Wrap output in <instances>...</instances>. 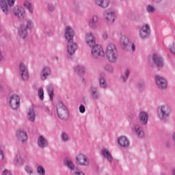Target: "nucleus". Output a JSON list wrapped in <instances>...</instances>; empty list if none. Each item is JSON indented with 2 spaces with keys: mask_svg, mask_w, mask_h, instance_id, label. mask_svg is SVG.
I'll return each instance as SVG.
<instances>
[{
  "mask_svg": "<svg viewBox=\"0 0 175 175\" xmlns=\"http://www.w3.org/2000/svg\"><path fill=\"white\" fill-rule=\"evenodd\" d=\"M18 32L21 39H23V40L27 39V36H28V29H27L25 25H21V27L18 29Z\"/></svg>",
  "mask_w": 175,
  "mask_h": 175,
  "instance_id": "obj_23",
  "label": "nucleus"
},
{
  "mask_svg": "<svg viewBox=\"0 0 175 175\" xmlns=\"http://www.w3.org/2000/svg\"><path fill=\"white\" fill-rule=\"evenodd\" d=\"M81 81H85V78H84V77H81Z\"/></svg>",
  "mask_w": 175,
  "mask_h": 175,
  "instance_id": "obj_54",
  "label": "nucleus"
},
{
  "mask_svg": "<svg viewBox=\"0 0 175 175\" xmlns=\"http://www.w3.org/2000/svg\"><path fill=\"white\" fill-rule=\"evenodd\" d=\"M51 76V68L49 66L44 67L40 73V77L42 81H46L49 77Z\"/></svg>",
  "mask_w": 175,
  "mask_h": 175,
  "instance_id": "obj_17",
  "label": "nucleus"
},
{
  "mask_svg": "<svg viewBox=\"0 0 175 175\" xmlns=\"http://www.w3.org/2000/svg\"><path fill=\"white\" fill-rule=\"evenodd\" d=\"M118 143L122 148H129L131 142L126 136H121L118 139Z\"/></svg>",
  "mask_w": 175,
  "mask_h": 175,
  "instance_id": "obj_19",
  "label": "nucleus"
},
{
  "mask_svg": "<svg viewBox=\"0 0 175 175\" xmlns=\"http://www.w3.org/2000/svg\"><path fill=\"white\" fill-rule=\"evenodd\" d=\"M3 58V56L2 55V51L0 49V62L2 61Z\"/></svg>",
  "mask_w": 175,
  "mask_h": 175,
  "instance_id": "obj_52",
  "label": "nucleus"
},
{
  "mask_svg": "<svg viewBox=\"0 0 175 175\" xmlns=\"http://www.w3.org/2000/svg\"><path fill=\"white\" fill-rule=\"evenodd\" d=\"M79 111L81 113V114H84V113H85V107L83 105H81L79 106Z\"/></svg>",
  "mask_w": 175,
  "mask_h": 175,
  "instance_id": "obj_45",
  "label": "nucleus"
},
{
  "mask_svg": "<svg viewBox=\"0 0 175 175\" xmlns=\"http://www.w3.org/2000/svg\"><path fill=\"white\" fill-rule=\"evenodd\" d=\"M46 8L49 12L51 13H54L55 12V5L53 3H49L46 5Z\"/></svg>",
  "mask_w": 175,
  "mask_h": 175,
  "instance_id": "obj_39",
  "label": "nucleus"
},
{
  "mask_svg": "<svg viewBox=\"0 0 175 175\" xmlns=\"http://www.w3.org/2000/svg\"><path fill=\"white\" fill-rule=\"evenodd\" d=\"M38 94L40 100H43V99H44V91H43L42 88H38Z\"/></svg>",
  "mask_w": 175,
  "mask_h": 175,
  "instance_id": "obj_41",
  "label": "nucleus"
},
{
  "mask_svg": "<svg viewBox=\"0 0 175 175\" xmlns=\"http://www.w3.org/2000/svg\"><path fill=\"white\" fill-rule=\"evenodd\" d=\"M64 166L70 169L71 172H73V170H75L76 167V165L74 163L72 162V160L70 159H67L64 161Z\"/></svg>",
  "mask_w": 175,
  "mask_h": 175,
  "instance_id": "obj_34",
  "label": "nucleus"
},
{
  "mask_svg": "<svg viewBox=\"0 0 175 175\" xmlns=\"http://www.w3.org/2000/svg\"><path fill=\"white\" fill-rule=\"evenodd\" d=\"M19 76L22 81H28L29 80V72H28V68L24 63L19 64Z\"/></svg>",
  "mask_w": 175,
  "mask_h": 175,
  "instance_id": "obj_7",
  "label": "nucleus"
},
{
  "mask_svg": "<svg viewBox=\"0 0 175 175\" xmlns=\"http://www.w3.org/2000/svg\"><path fill=\"white\" fill-rule=\"evenodd\" d=\"M98 85L102 90H107L109 83L106 81V78H105V77H100L98 79Z\"/></svg>",
  "mask_w": 175,
  "mask_h": 175,
  "instance_id": "obj_31",
  "label": "nucleus"
},
{
  "mask_svg": "<svg viewBox=\"0 0 175 175\" xmlns=\"http://www.w3.org/2000/svg\"><path fill=\"white\" fill-rule=\"evenodd\" d=\"M101 154L104 157V158H106V159H107L109 163H111V162H113V156L111 155V153H110V151H109L108 149H102Z\"/></svg>",
  "mask_w": 175,
  "mask_h": 175,
  "instance_id": "obj_28",
  "label": "nucleus"
},
{
  "mask_svg": "<svg viewBox=\"0 0 175 175\" xmlns=\"http://www.w3.org/2000/svg\"><path fill=\"white\" fill-rule=\"evenodd\" d=\"M14 3H16V0H0V8L3 13L8 16L10 12L9 8L14 6Z\"/></svg>",
  "mask_w": 175,
  "mask_h": 175,
  "instance_id": "obj_5",
  "label": "nucleus"
},
{
  "mask_svg": "<svg viewBox=\"0 0 175 175\" xmlns=\"http://www.w3.org/2000/svg\"><path fill=\"white\" fill-rule=\"evenodd\" d=\"M142 125V124H137L134 126V134L139 139H143L145 135L144 131L143 130V126Z\"/></svg>",
  "mask_w": 175,
  "mask_h": 175,
  "instance_id": "obj_20",
  "label": "nucleus"
},
{
  "mask_svg": "<svg viewBox=\"0 0 175 175\" xmlns=\"http://www.w3.org/2000/svg\"><path fill=\"white\" fill-rule=\"evenodd\" d=\"M3 175H12V174L8 170H5L3 172Z\"/></svg>",
  "mask_w": 175,
  "mask_h": 175,
  "instance_id": "obj_50",
  "label": "nucleus"
},
{
  "mask_svg": "<svg viewBox=\"0 0 175 175\" xmlns=\"http://www.w3.org/2000/svg\"><path fill=\"white\" fill-rule=\"evenodd\" d=\"M138 118L139 122H141V125L145 126L146 125H147V124H148V114L146 113V111H142L139 112L138 115Z\"/></svg>",
  "mask_w": 175,
  "mask_h": 175,
  "instance_id": "obj_22",
  "label": "nucleus"
},
{
  "mask_svg": "<svg viewBox=\"0 0 175 175\" xmlns=\"http://www.w3.org/2000/svg\"><path fill=\"white\" fill-rule=\"evenodd\" d=\"M161 175H169V174H167L166 172H162V173L161 174Z\"/></svg>",
  "mask_w": 175,
  "mask_h": 175,
  "instance_id": "obj_57",
  "label": "nucleus"
},
{
  "mask_svg": "<svg viewBox=\"0 0 175 175\" xmlns=\"http://www.w3.org/2000/svg\"><path fill=\"white\" fill-rule=\"evenodd\" d=\"M64 38L66 42L74 41L73 38H75V31L73 28L70 26H66L64 30Z\"/></svg>",
  "mask_w": 175,
  "mask_h": 175,
  "instance_id": "obj_14",
  "label": "nucleus"
},
{
  "mask_svg": "<svg viewBox=\"0 0 175 175\" xmlns=\"http://www.w3.org/2000/svg\"><path fill=\"white\" fill-rule=\"evenodd\" d=\"M105 55L109 64H116L118 61V51L114 44H107L105 51Z\"/></svg>",
  "mask_w": 175,
  "mask_h": 175,
  "instance_id": "obj_2",
  "label": "nucleus"
},
{
  "mask_svg": "<svg viewBox=\"0 0 175 175\" xmlns=\"http://www.w3.org/2000/svg\"><path fill=\"white\" fill-rule=\"evenodd\" d=\"M103 16L106 23L111 25L113 24L114 20H116V12L113 10H107L104 12Z\"/></svg>",
  "mask_w": 175,
  "mask_h": 175,
  "instance_id": "obj_13",
  "label": "nucleus"
},
{
  "mask_svg": "<svg viewBox=\"0 0 175 175\" xmlns=\"http://www.w3.org/2000/svg\"><path fill=\"white\" fill-rule=\"evenodd\" d=\"M170 51H171V53H172V54H175V44H173L170 47Z\"/></svg>",
  "mask_w": 175,
  "mask_h": 175,
  "instance_id": "obj_47",
  "label": "nucleus"
},
{
  "mask_svg": "<svg viewBox=\"0 0 175 175\" xmlns=\"http://www.w3.org/2000/svg\"><path fill=\"white\" fill-rule=\"evenodd\" d=\"M156 10H157L155 9V7H154V5L151 4L146 5V12H148L150 14H153V13H155Z\"/></svg>",
  "mask_w": 175,
  "mask_h": 175,
  "instance_id": "obj_37",
  "label": "nucleus"
},
{
  "mask_svg": "<svg viewBox=\"0 0 175 175\" xmlns=\"http://www.w3.org/2000/svg\"><path fill=\"white\" fill-rule=\"evenodd\" d=\"M155 80L156 85H157L159 90H166V88H167V81L163 77L159 75H156Z\"/></svg>",
  "mask_w": 175,
  "mask_h": 175,
  "instance_id": "obj_15",
  "label": "nucleus"
},
{
  "mask_svg": "<svg viewBox=\"0 0 175 175\" xmlns=\"http://www.w3.org/2000/svg\"><path fill=\"white\" fill-rule=\"evenodd\" d=\"M88 25L92 29H96L98 28V16L94 15L92 18L89 19Z\"/></svg>",
  "mask_w": 175,
  "mask_h": 175,
  "instance_id": "obj_27",
  "label": "nucleus"
},
{
  "mask_svg": "<svg viewBox=\"0 0 175 175\" xmlns=\"http://www.w3.org/2000/svg\"><path fill=\"white\" fill-rule=\"evenodd\" d=\"M77 163L80 166H89L90 165V159L88 157L84 154H79L76 157Z\"/></svg>",
  "mask_w": 175,
  "mask_h": 175,
  "instance_id": "obj_11",
  "label": "nucleus"
},
{
  "mask_svg": "<svg viewBox=\"0 0 175 175\" xmlns=\"http://www.w3.org/2000/svg\"><path fill=\"white\" fill-rule=\"evenodd\" d=\"M150 35H151V27L150 25L148 24L142 25L139 30V38L142 40H146V39L150 38Z\"/></svg>",
  "mask_w": 175,
  "mask_h": 175,
  "instance_id": "obj_6",
  "label": "nucleus"
},
{
  "mask_svg": "<svg viewBox=\"0 0 175 175\" xmlns=\"http://www.w3.org/2000/svg\"><path fill=\"white\" fill-rule=\"evenodd\" d=\"M23 6L28 10L29 14L32 16L33 13H35V10H33V5H32V3L28 1H25L23 3Z\"/></svg>",
  "mask_w": 175,
  "mask_h": 175,
  "instance_id": "obj_33",
  "label": "nucleus"
},
{
  "mask_svg": "<svg viewBox=\"0 0 175 175\" xmlns=\"http://www.w3.org/2000/svg\"><path fill=\"white\" fill-rule=\"evenodd\" d=\"M46 110H47L48 111H50V109H49V107H46Z\"/></svg>",
  "mask_w": 175,
  "mask_h": 175,
  "instance_id": "obj_59",
  "label": "nucleus"
},
{
  "mask_svg": "<svg viewBox=\"0 0 175 175\" xmlns=\"http://www.w3.org/2000/svg\"><path fill=\"white\" fill-rule=\"evenodd\" d=\"M56 110L59 120H62V121H68L69 119V110L68 107L64 105L63 102H59L57 104Z\"/></svg>",
  "mask_w": 175,
  "mask_h": 175,
  "instance_id": "obj_3",
  "label": "nucleus"
},
{
  "mask_svg": "<svg viewBox=\"0 0 175 175\" xmlns=\"http://www.w3.org/2000/svg\"><path fill=\"white\" fill-rule=\"evenodd\" d=\"M108 38H109V35L107 34V31H104L103 33V39H104V40H107Z\"/></svg>",
  "mask_w": 175,
  "mask_h": 175,
  "instance_id": "obj_46",
  "label": "nucleus"
},
{
  "mask_svg": "<svg viewBox=\"0 0 175 175\" xmlns=\"http://www.w3.org/2000/svg\"><path fill=\"white\" fill-rule=\"evenodd\" d=\"M47 92L50 97L51 100H53L54 98V86L49 85L47 86Z\"/></svg>",
  "mask_w": 175,
  "mask_h": 175,
  "instance_id": "obj_35",
  "label": "nucleus"
},
{
  "mask_svg": "<svg viewBox=\"0 0 175 175\" xmlns=\"http://www.w3.org/2000/svg\"><path fill=\"white\" fill-rule=\"evenodd\" d=\"M1 84H0V89H1Z\"/></svg>",
  "mask_w": 175,
  "mask_h": 175,
  "instance_id": "obj_60",
  "label": "nucleus"
},
{
  "mask_svg": "<svg viewBox=\"0 0 175 175\" xmlns=\"http://www.w3.org/2000/svg\"><path fill=\"white\" fill-rule=\"evenodd\" d=\"M94 2L97 6L101 8L102 9H106L107 8H109V0H94Z\"/></svg>",
  "mask_w": 175,
  "mask_h": 175,
  "instance_id": "obj_30",
  "label": "nucleus"
},
{
  "mask_svg": "<svg viewBox=\"0 0 175 175\" xmlns=\"http://www.w3.org/2000/svg\"><path fill=\"white\" fill-rule=\"evenodd\" d=\"M37 173L39 175H44V174H46V171L44 170V167H43V166H42V165H39L37 167Z\"/></svg>",
  "mask_w": 175,
  "mask_h": 175,
  "instance_id": "obj_42",
  "label": "nucleus"
},
{
  "mask_svg": "<svg viewBox=\"0 0 175 175\" xmlns=\"http://www.w3.org/2000/svg\"><path fill=\"white\" fill-rule=\"evenodd\" d=\"M138 87H143V83H138Z\"/></svg>",
  "mask_w": 175,
  "mask_h": 175,
  "instance_id": "obj_55",
  "label": "nucleus"
},
{
  "mask_svg": "<svg viewBox=\"0 0 175 175\" xmlns=\"http://www.w3.org/2000/svg\"><path fill=\"white\" fill-rule=\"evenodd\" d=\"M152 59L157 68H163V59L162 57L154 54L152 57Z\"/></svg>",
  "mask_w": 175,
  "mask_h": 175,
  "instance_id": "obj_25",
  "label": "nucleus"
},
{
  "mask_svg": "<svg viewBox=\"0 0 175 175\" xmlns=\"http://www.w3.org/2000/svg\"><path fill=\"white\" fill-rule=\"evenodd\" d=\"M89 95L93 100H99L100 99V92L96 86L89 88Z\"/></svg>",
  "mask_w": 175,
  "mask_h": 175,
  "instance_id": "obj_12",
  "label": "nucleus"
},
{
  "mask_svg": "<svg viewBox=\"0 0 175 175\" xmlns=\"http://www.w3.org/2000/svg\"><path fill=\"white\" fill-rule=\"evenodd\" d=\"M16 136L18 141L24 144L28 140L27 133L23 130H18L16 132Z\"/></svg>",
  "mask_w": 175,
  "mask_h": 175,
  "instance_id": "obj_18",
  "label": "nucleus"
},
{
  "mask_svg": "<svg viewBox=\"0 0 175 175\" xmlns=\"http://www.w3.org/2000/svg\"><path fill=\"white\" fill-rule=\"evenodd\" d=\"M74 175H85L83 171H80L78 168H76L75 170L73 172Z\"/></svg>",
  "mask_w": 175,
  "mask_h": 175,
  "instance_id": "obj_44",
  "label": "nucleus"
},
{
  "mask_svg": "<svg viewBox=\"0 0 175 175\" xmlns=\"http://www.w3.org/2000/svg\"><path fill=\"white\" fill-rule=\"evenodd\" d=\"M77 51V43L74 41H67V56L70 58Z\"/></svg>",
  "mask_w": 175,
  "mask_h": 175,
  "instance_id": "obj_10",
  "label": "nucleus"
},
{
  "mask_svg": "<svg viewBox=\"0 0 175 175\" xmlns=\"http://www.w3.org/2000/svg\"><path fill=\"white\" fill-rule=\"evenodd\" d=\"M90 47L92 49L91 55L93 59H100V58H103L105 57V51H103L102 46L95 44Z\"/></svg>",
  "mask_w": 175,
  "mask_h": 175,
  "instance_id": "obj_4",
  "label": "nucleus"
},
{
  "mask_svg": "<svg viewBox=\"0 0 175 175\" xmlns=\"http://www.w3.org/2000/svg\"><path fill=\"white\" fill-rule=\"evenodd\" d=\"M12 12L15 17H17V18L20 20V21H23V20H25V17H27V13L25 12V10L23 7L16 5L12 9Z\"/></svg>",
  "mask_w": 175,
  "mask_h": 175,
  "instance_id": "obj_8",
  "label": "nucleus"
},
{
  "mask_svg": "<svg viewBox=\"0 0 175 175\" xmlns=\"http://www.w3.org/2000/svg\"><path fill=\"white\" fill-rule=\"evenodd\" d=\"M85 40L89 47H92V46L96 44L95 37L91 32L86 33Z\"/></svg>",
  "mask_w": 175,
  "mask_h": 175,
  "instance_id": "obj_21",
  "label": "nucleus"
},
{
  "mask_svg": "<svg viewBox=\"0 0 175 175\" xmlns=\"http://www.w3.org/2000/svg\"><path fill=\"white\" fill-rule=\"evenodd\" d=\"M33 21L32 19H28L26 22V28L27 29H33L34 27Z\"/></svg>",
  "mask_w": 175,
  "mask_h": 175,
  "instance_id": "obj_36",
  "label": "nucleus"
},
{
  "mask_svg": "<svg viewBox=\"0 0 175 175\" xmlns=\"http://www.w3.org/2000/svg\"><path fill=\"white\" fill-rule=\"evenodd\" d=\"M25 171L29 175H31L32 174V173H33V170L32 169V167H29L28 165L25 167Z\"/></svg>",
  "mask_w": 175,
  "mask_h": 175,
  "instance_id": "obj_43",
  "label": "nucleus"
},
{
  "mask_svg": "<svg viewBox=\"0 0 175 175\" xmlns=\"http://www.w3.org/2000/svg\"><path fill=\"white\" fill-rule=\"evenodd\" d=\"M161 1H162V0H152V2H154V3H158L161 2Z\"/></svg>",
  "mask_w": 175,
  "mask_h": 175,
  "instance_id": "obj_53",
  "label": "nucleus"
},
{
  "mask_svg": "<svg viewBox=\"0 0 175 175\" xmlns=\"http://www.w3.org/2000/svg\"><path fill=\"white\" fill-rule=\"evenodd\" d=\"M46 33L49 36H53V35H54V31H53V30H47V31H46Z\"/></svg>",
  "mask_w": 175,
  "mask_h": 175,
  "instance_id": "obj_48",
  "label": "nucleus"
},
{
  "mask_svg": "<svg viewBox=\"0 0 175 175\" xmlns=\"http://www.w3.org/2000/svg\"><path fill=\"white\" fill-rule=\"evenodd\" d=\"M103 67L105 70L108 73H113V72H114V68H113V66L109 64H105Z\"/></svg>",
  "mask_w": 175,
  "mask_h": 175,
  "instance_id": "obj_40",
  "label": "nucleus"
},
{
  "mask_svg": "<svg viewBox=\"0 0 175 175\" xmlns=\"http://www.w3.org/2000/svg\"><path fill=\"white\" fill-rule=\"evenodd\" d=\"M131 49H132V51H136V45H135L134 43L131 44Z\"/></svg>",
  "mask_w": 175,
  "mask_h": 175,
  "instance_id": "obj_51",
  "label": "nucleus"
},
{
  "mask_svg": "<svg viewBox=\"0 0 175 175\" xmlns=\"http://www.w3.org/2000/svg\"><path fill=\"white\" fill-rule=\"evenodd\" d=\"M5 157L3 154V151L2 150H0V161L3 160V158Z\"/></svg>",
  "mask_w": 175,
  "mask_h": 175,
  "instance_id": "obj_49",
  "label": "nucleus"
},
{
  "mask_svg": "<svg viewBox=\"0 0 175 175\" xmlns=\"http://www.w3.org/2000/svg\"><path fill=\"white\" fill-rule=\"evenodd\" d=\"M74 72L79 76H83V75H85V68L81 65L75 66L74 67Z\"/></svg>",
  "mask_w": 175,
  "mask_h": 175,
  "instance_id": "obj_32",
  "label": "nucleus"
},
{
  "mask_svg": "<svg viewBox=\"0 0 175 175\" xmlns=\"http://www.w3.org/2000/svg\"><path fill=\"white\" fill-rule=\"evenodd\" d=\"M172 175H175V167L172 170Z\"/></svg>",
  "mask_w": 175,
  "mask_h": 175,
  "instance_id": "obj_56",
  "label": "nucleus"
},
{
  "mask_svg": "<svg viewBox=\"0 0 175 175\" xmlns=\"http://www.w3.org/2000/svg\"><path fill=\"white\" fill-rule=\"evenodd\" d=\"M131 75V71L129 69H125L121 73L120 77V81L122 84H126V81H128V79H129V76Z\"/></svg>",
  "mask_w": 175,
  "mask_h": 175,
  "instance_id": "obj_24",
  "label": "nucleus"
},
{
  "mask_svg": "<svg viewBox=\"0 0 175 175\" xmlns=\"http://www.w3.org/2000/svg\"><path fill=\"white\" fill-rule=\"evenodd\" d=\"M120 43L124 50H126V49H128L131 46V42H129V39L126 38V36H121Z\"/></svg>",
  "mask_w": 175,
  "mask_h": 175,
  "instance_id": "obj_29",
  "label": "nucleus"
},
{
  "mask_svg": "<svg viewBox=\"0 0 175 175\" xmlns=\"http://www.w3.org/2000/svg\"><path fill=\"white\" fill-rule=\"evenodd\" d=\"M20 96L17 94H12L9 100L10 107L12 110H17L20 107Z\"/></svg>",
  "mask_w": 175,
  "mask_h": 175,
  "instance_id": "obj_9",
  "label": "nucleus"
},
{
  "mask_svg": "<svg viewBox=\"0 0 175 175\" xmlns=\"http://www.w3.org/2000/svg\"><path fill=\"white\" fill-rule=\"evenodd\" d=\"M60 137L63 143H68L69 142V135L66 133H62Z\"/></svg>",
  "mask_w": 175,
  "mask_h": 175,
  "instance_id": "obj_38",
  "label": "nucleus"
},
{
  "mask_svg": "<svg viewBox=\"0 0 175 175\" xmlns=\"http://www.w3.org/2000/svg\"><path fill=\"white\" fill-rule=\"evenodd\" d=\"M27 120L30 122H35L36 120V113H35L33 107H30L27 110Z\"/></svg>",
  "mask_w": 175,
  "mask_h": 175,
  "instance_id": "obj_26",
  "label": "nucleus"
},
{
  "mask_svg": "<svg viewBox=\"0 0 175 175\" xmlns=\"http://www.w3.org/2000/svg\"><path fill=\"white\" fill-rule=\"evenodd\" d=\"M2 31V29H1V23H0V32Z\"/></svg>",
  "mask_w": 175,
  "mask_h": 175,
  "instance_id": "obj_58",
  "label": "nucleus"
},
{
  "mask_svg": "<svg viewBox=\"0 0 175 175\" xmlns=\"http://www.w3.org/2000/svg\"><path fill=\"white\" fill-rule=\"evenodd\" d=\"M157 118L161 122L166 123L169 121L170 116H172V107L168 105L164 104L157 107Z\"/></svg>",
  "mask_w": 175,
  "mask_h": 175,
  "instance_id": "obj_1",
  "label": "nucleus"
},
{
  "mask_svg": "<svg viewBox=\"0 0 175 175\" xmlns=\"http://www.w3.org/2000/svg\"><path fill=\"white\" fill-rule=\"evenodd\" d=\"M37 146L38 148L44 150V148H47V147H49V140H47L44 136L40 135L37 139Z\"/></svg>",
  "mask_w": 175,
  "mask_h": 175,
  "instance_id": "obj_16",
  "label": "nucleus"
}]
</instances>
